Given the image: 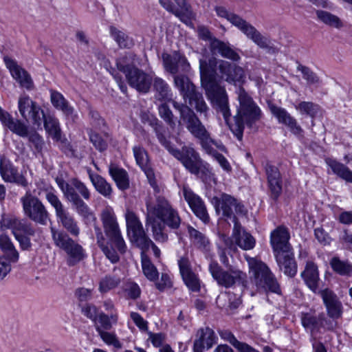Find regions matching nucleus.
Masks as SVG:
<instances>
[{
  "label": "nucleus",
  "instance_id": "obj_50",
  "mask_svg": "<svg viewBox=\"0 0 352 352\" xmlns=\"http://www.w3.org/2000/svg\"><path fill=\"white\" fill-rule=\"evenodd\" d=\"M121 282L120 277L112 275H106L101 278L99 283V291L101 293H107L118 287Z\"/></svg>",
  "mask_w": 352,
  "mask_h": 352
},
{
  "label": "nucleus",
  "instance_id": "obj_14",
  "mask_svg": "<svg viewBox=\"0 0 352 352\" xmlns=\"http://www.w3.org/2000/svg\"><path fill=\"white\" fill-rule=\"evenodd\" d=\"M18 109L21 117L28 122L38 126L41 125L45 116L44 111L29 96L23 94L19 96Z\"/></svg>",
  "mask_w": 352,
  "mask_h": 352
},
{
  "label": "nucleus",
  "instance_id": "obj_21",
  "mask_svg": "<svg viewBox=\"0 0 352 352\" xmlns=\"http://www.w3.org/2000/svg\"><path fill=\"white\" fill-rule=\"evenodd\" d=\"M217 337L214 331L208 327H202L197 330L193 343L194 352H204L216 344Z\"/></svg>",
  "mask_w": 352,
  "mask_h": 352
},
{
  "label": "nucleus",
  "instance_id": "obj_62",
  "mask_svg": "<svg viewBox=\"0 0 352 352\" xmlns=\"http://www.w3.org/2000/svg\"><path fill=\"white\" fill-rule=\"evenodd\" d=\"M45 199L54 208L56 214L65 209L58 196L52 190H49L46 192Z\"/></svg>",
  "mask_w": 352,
  "mask_h": 352
},
{
  "label": "nucleus",
  "instance_id": "obj_8",
  "mask_svg": "<svg viewBox=\"0 0 352 352\" xmlns=\"http://www.w3.org/2000/svg\"><path fill=\"white\" fill-rule=\"evenodd\" d=\"M175 86L179 89L183 98L191 106H194L197 112L206 113L209 109L204 100L202 94L199 92L189 78L185 75H176L174 77Z\"/></svg>",
  "mask_w": 352,
  "mask_h": 352
},
{
  "label": "nucleus",
  "instance_id": "obj_24",
  "mask_svg": "<svg viewBox=\"0 0 352 352\" xmlns=\"http://www.w3.org/2000/svg\"><path fill=\"white\" fill-rule=\"evenodd\" d=\"M270 109L271 113L278 120V122L287 126L293 134L298 135L302 133V129L298 124L296 120L285 109L276 105H271Z\"/></svg>",
  "mask_w": 352,
  "mask_h": 352
},
{
  "label": "nucleus",
  "instance_id": "obj_53",
  "mask_svg": "<svg viewBox=\"0 0 352 352\" xmlns=\"http://www.w3.org/2000/svg\"><path fill=\"white\" fill-rule=\"evenodd\" d=\"M133 155L137 164L141 168L149 163L146 151L141 146H135L133 148Z\"/></svg>",
  "mask_w": 352,
  "mask_h": 352
},
{
  "label": "nucleus",
  "instance_id": "obj_35",
  "mask_svg": "<svg viewBox=\"0 0 352 352\" xmlns=\"http://www.w3.org/2000/svg\"><path fill=\"white\" fill-rule=\"evenodd\" d=\"M64 251L67 255V263L69 266H74L86 257L85 250L75 241Z\"/></svg>",
  "mask_w": 352,
  "mask_h": 352
},
{
  "label": "nucleus",
  "instance_id": "obj_32",
  "mask_svg": "<svg viewBox=\"0 0 352 352\" xmlns=\"http://www.w3.org/2000/svg\"><path fill=\"white\" fill-rule=\"evenodd\" d=\"M325 319L323 313L316 316L314 313L307 312L301 313L300 320L303 327L310 331L311 333L318 331L319 329L323 326V322Z\"/></svg>",
  "mask_w": 352,
  "mask_h": 352
},
{
  "label": "nucleus",
  "instance_id": "obj_51",
  "mask_svg": "<svg viewBox=\"0 0 352 352\" xmlns=\"http://www.w3.org/2000/svg\"><path fill=\"white\" fill-rule=\"evenodd\" d=\"M295 108L300 114H306L311 118H315L320 111L319 105L311 102H300Z\"/></svg>",
  "mask_w": 352,
  "mask_h": 352
},
{
  "label": "nucleus",
  "instance_id": "obj_12",
  "mask_svg": "<svg viewBox=\"0 0 352 352\" xmlns=\"http://www.w3.org/2000/svg\"><path fill=\"white\" fill-rule=\"evenodd\" d=\"M101 220L104 233L110 243H113L120 254L126 252L127 247L122 236L115 212L112 208L104 209L101 213Z\"/></svg>",
  "mask_w": 352,
  "mask_h": 352
},
{
  "label": "nucleus",
  "instance_id": "obj_34",
  "mask_svg": "<svg viewBox=\"0 0 352 352\" xmlns=\"http://www.w3.org/2000/svg\"><path fill=\"white\" fill-rule=\"evenodd\" d=\"M97 244L104 254L106 257L112 263H116L119 261L120 257L118 252L111 246V243L107 242L103 236L101 229L98 226L95 227Z\"/></svg>",
  "mask_w": 352,
  "mask_h": 352
},
{
  "label": "nucleus",
  "instance_id": "obj_36",
  "mask_svg": "<svg viewBox=\"0 0 352 352\" xmlns=\"http://www.w3.org/2000/svg\"><path fill=\"white\" fill-rule=\"evenodd\" d=\"M215 67L219 68V60L214 57H211L207 60L206 58L199 59V70L201 74V82H203L206 77L210 80H216L214 73Z\"/></svg>",
  "mask_w": 352,
  "mask_h": 352
},
{
  "label": "nucleus",
  "instance_id": "obj_52",
  "mask_svg": "<svg viewBox=\"0 0 352 352\" xmlns=\"http://www.w3.org/2000/svg\"><path fill=\"white\" fill-rule=\"evenodd\" d=\"M88 134L90 142L97 150L102 152L107 148V141L100 134L94 131L93 129H90Z\"/></svg>",
  "mask_w": 352,
  "mask_h": 352
},
{
  "label": "nucleus",
  "instance_id": "obj_46",
  "mask_svg": "<svg viewBox=\"0 0 352 352\" xmlns=\"http://www.w3.org/2000/svg\"><path fill=\"white\" fill-rule=\"evenodd\" d=\"M118 321V316L116 314L111 313L109 316L104 313L100 314L95 320L96 329L98 328L100 331H108L112 327V324H116Z\"/></svg>",
  "mask_w": 352,
  "mask_h": 352
},
{
  "label": "nucleus",
  "instance_id": "obj_5",
  "mask_svg": "<svg viewBox=\"0 0 352 352\" xmlns=\"http://www.w3.org/2000/svg\"><path fill=\"white\" fill-rule=\"evenodd\" d=\"M214 10L218 16L226 19L259 48L266 50L267 52L275 51L274 47L271 45L270 39L262 34L253 25L241 16L228 11L223 6H217Z\"/></svg>",
  "mask_w": 352,
  "mask_h": 352
},
{
  "label": "nucleus",
  "instance_id": "obj_48",
  "mask_svg": "<svg viewBox=\"0 0 352 352\" xmlns=\"http://www.w3.org/2000/svg\"><path fill=\"white\" fill-rule=\"evenodd\" d=\"M142 267L144 276L151 281L158 278L159 273L155 266L151 262L146 254H141Z\"/></svg>",
  "mask_w": 352,
  "mask_h": 352
},
{
  "label": "nucleus",
  "instance_id": "obj_33",
  "mask_svg": "<svg viewBox=\"0 0 352 352\" xmlns=\"http://www.w3.org/2000/svg\"><path fill=\"white\" fill-rule=\"evenodd\" d=\"M58 223H60L62 226L72 236H78L80 234V228L78 222L71 214L67 210L64 209L61 212L56 214Z\"/></svg>",
  "mask_w": 352,
  "mask_h": 352
},
{
  "label": "nucleus",
  "instance_id": "obj_6",
  "mask_svg": "<svg viewBox=\"0 0 352 352\" xmlns=\"http://www.w3.org/2000/svg\"><path fill=\"white\" fill-rule=\"evenodd\" d=\"M136 55L128 53L117 60L118 69L125 75L128 84L142 93L148 92L152 83L151 77L133 65Z\"/></svg>",
  "mask_w": 352,
  "mask_h": 352
},
{
  "label": "nucleus",
  "instance_id": "obj_19",
  "mask_svg": "<svg viewBox=\"0 0 352 352\" xmlns=\"http://www.w3.org/2000/svg\"><path fill=\"white\" fill-rule=\"evenodd\" d=\"M289 239L290 234L285 226H280L274 229L270 234V240L274 254L292 250Z\"/></svg>",
  "mask_w": 352,
  "mask_h": 352
},
{
  "label": "nucleus",
  "instance_id": "obj_25",
  "mask_svg": "<svg viewBox=\"0 0 352 352\" xmlns=\"http://www.w3.org/2000/svg\"><path fill=\"white\" fill-rule=\"evenodd\" d=\"M50 100L55 109L62 111L65 118L74 122L78 118V114L74 107L62 94L57 91H50Z\"/></svg>",
  "mask_w": 352,
  "mask_h": 352
},
{
  "label": "nucleus",
  "instance_id": "obj_30",
  "mask_svg": "<svg viewBox=\"0 0 352 352\" xmlns=\"http://www.w3.org/2000/svg\"><path fill=\"white\" fill-rule=\"evenodd\" d=\"M301 276L307 286L315 294H320L319 273L317 266L311 261L307 263Z\"/></svg>",
  "mask_w": 352,
  "mask_h": 352
},
{
  "label": "nucleus",
  "instance_id": "obj_64",
  "mask_svg": "<svg viewBox=\"0 0 352 352\" xmlns=\"http://www.w3.org/2000/svg\"><path fill=\"white\" fill-rule=\"evenodd\" d=\"M90 123L96 129H100L104 125V120L100 117L98 111L90 109L89 112Z\"/></svg>",
  "mask_w": 352,
  "mask_h": 352
},
{
  "label": "nucleus",
  "instance_id": "obj_54",
  "mask_svg": "<svg viewBox=\"0 0 352 352\" xmlns=\"http://www.w3.org/2000/svg\"><path fill=\"white\" fill-rule=\"evenodd\" d=\"M183 280L189 289L192 292H198L200 289L199 280L197 275L192 271L182 276Z\"/></svg>",
  "mask_w": 352,
  "mask_h": 352
},
{
  "label": "nucleus",
  "instance_id": "obj_44",
  "mask_svg": "<svg viewBox=\"0 0 352 352\" xmlns=\"http://www.w3.org/2000/svg\"><path fill=\"white\" fill-rule=\"evenodd\" d=\"M19 173L17 168L7 158L2 157L0 160V174L6 182H11L16 178Z\"/></svg>",
  "mask_w": 352,
  "mask_h": 352
},
{
  "label": "nucleus",
  "instance_id": "obj_16",
  "mask_svg": "<svg viewBox=\"0 0 352 352\" xmlns=\"http://www.w3.org/2000/svg\"><path fill=\"white\" fill-rule=\"evenodd\" d=\"M218 72L221 79L230 84L243 83L245 78L244 69L227 60H219Z\"/></svg>",
  "mask_w": 352,
  "mask_h": 352
},
{
  "label": "nucleus",
  "instance_id": "obj_38",
  "mask_svg": "<svg viewBox=\"0 0 352 352\" xmlns=\"http://www.w3.org/2000/svg\"><path fill=\"white\" fill-rule=\"evenodd\" d=\"M325 162L335 175L346 182L352 183V170L349 167L331 158L326 159Z\"/></svg>",
  "mask_w": 352,
  "mask_h": 352
},
{
  "label": "nucleus",
  "instance_id": "obj_28",
  "mask_svg": "<svg viewBox=\"0 0 352 352\" xmlns=\"http://www.w3.org/2000/svg\"><path fill=\"white\" fill-rule=\"evenodd\" d=\"M212 53L221 55L223 58L230 59L234 62L241 60L239 54L231 47L229 43H225L219 39H213L210 44Z\"/></svg>",
  "mask_w": 352,
  "mask_h": 352
},
{
  "label": "nucleus",
  "instance_id": "obj_55",
  "mask_svg": "<svg viewBox=\"0 0 352 352\" xmlns=\"http://www.w3.org/2000/svg\"><path fill=\"white\" fill-rule=\"evenodd\" d=\"M158 110L160 117L170 125V127L174 128L175 126L174 116L169 107L166 103H163L159 106Z\"/></svg>",
  "mask_w": 352,
  "mask_h": 352
},
{
  "label": "nucleus",
  "instance_id": "obj_61",
  "mask_svg": "<svg viewBox=\"0 0 352 352\" xmlns=\"http://www.w3.org/2000/svg\"><path fill=\"white\" fill-rule=\"evenodd\" d=\"M98 333L100 336L101 339L109 345H113L116 348L121 347L120 342L117 339L116 336L114 333L108 332L107 331H100L98 328Z\"/></svg>",
  "mask_w": 352,
  "mask_h": 352
},
{
  "label": "nucleus",
  "instance_id": "obj_17",
  "mask_svg": "<svg viewBox=\"0 0 352 352\" xmlns=\"http://www.w3.org/2000/svg\"><path fill=\"white\" fill-rule=\"evenodd\" d=\"M3 61L12 77L19 84L20 87L28 90L33 89L34 82L31 76L15 60L9 56H5Z\"/></svg>",
  "mask_w": 352,
  "mask_h": 352
},
{
  "label": "nucleus",
  "instance_id": "obj_15",
  "mask_svg": "<svg viewBox=\"0 0 352 352\" xmlns=\"http://www.w3.org/2000/svg\"><path fill=\"white\" fill-rule=\"evenodd\" d=\"M215 207L217 212L221 210L223 217L233 218L234 222V219L237 220L234 215V210L236 214L239 215H245L247 212L245 206L240 201L234 197L225 193L216 199Z\"/></svg>",
  "mask_w": 352,
  "mask_h": 352
},
{
  "label": "nucleus",
  "instance_id": "obj_29",
  "mask_svg": "<svg viewBox=\"0 0 352 352\" xmlns=\"http://www.w3.org/2000/svg\"><path fill=\"white\" fill-rule=\"evenodd\" d=\"M87 173L95 190L104 197L110 199L113 194L111 184L101 175L94 173L90 168H87Z\"/></svg>",
  "mask_w": 352,
  "mask_h": 352
},
{
  "label": "nucleus",
  "instance_id": "obj_22",
  "mask_svg": "<svg viewBox=\"0 0 352 352\" xmlns=\"http://www.w3.org/2000/svg\"><path fill=\"white\" fill-rule=\"evenodd\" d=\"M326 307L328 316L333 319H338L342 314V305L337 295L331 289H321L319 294Z\"/></svg>",
  "mask_w": 352,
  "mask_h": 352
},
{
  "label": "nucleus",
  "instance_id": "obj_49",
  "mask_svg": "<svg viewBox=\"0 0 352 352\" xmlns=\"http://www.w3.org/2000/svg\"><path fill=\"white\" fill-rule=\"evenodd\" d=\"M330 265L336 273L342 276H351L352 274V265L348 261H341L338 257L331 258Z\"/></svg>",
  "mask_w": 352,
  "mask_h": 352
},
{
  "label": "nucleus",
  "instance_id": "obj_43",
  "mask_svg": "<svg viewBox=\"0 0 352 352\" xmlns=\"http://www.w3.org/2000/svg\"><path fill=\"white\" fill-rule=\"evenodd\" d=\"M0 248L12 263H16L19 260V252L15 249L10 239L6 234L0 235Z\"/></svg>",
  "mask_w": 352,
  "mask_h": 352
},
{
  "label": "nucleus",
  "instance_id": "obj_60",
  "mask_svg": "<svg viewBox=\"0 0 352 352\" xmlns=\"http://www.w3.org/2000/svg\"><path fill=\"white\" fill-rule=\"evenodd\" d=\"M71 184L74 190H77L85 200H89L90 199L91 192L83 182L74 178L71 180Z\"/></svg>",
  "mask_w": 352,
  "mask_h": 352
},
{
  "label": "nucleus",
  "instance_id": "obj_11",
  "mask_svg": "<svg viewBox=\"0 0 352 352\" xmlns=\"http://www.w3.org/2000/svg\"><path fill=\"white\" fill-rule=\"evenodd\" d=\"M24 215L36 223L45 226L50 219V214L43 203L30 190L20 198Z\"/></svg>",
  "mask_w": 352,
  "mask_h": 352
},
{
  "label": "nucleus",
  "instance_id": "obj_7",
  "mask_svg": "<svg viewBox=\"0 0 352 352\" xmlns=\"http://www.w3.org/2000/svg\"><path fill=\"white\" fill-rule=\"evenodd\" d=\"M201 86L205 90V94L208 100L210 102L212 107L217 112H220L227 124L231 116L229 98L225 87L221 86L216 80H210L209 78L206 77Z\"/></svg>",
  "mask_w": 352,
  "mask_h": 352
},
{
  "label": "nucleus",
  "instance_id": "obj_13",
  "mask_svg": "<svg viewBox=\"0 0 352 352\" xmlns=\"http://www.w3.org/2000/svg\"><path fill=\"white\" fill-rule=\"evenodd\" d=\"M125 219L127 234L131 242L139 248H146L148 244L151 243V240L146 235L138 216L133 211L127 210Z\"/></svg>",
  "mask_w": 352,
  "mask_h": 352
},
{
  "label": "nucleus",
  "instance_id": "obj_3",
  "mask_svg": "<svg viewBox=\"0 0 352 352\" xmlns=\"http://www.w3.org/2000/svg\"><path fill=\"white\" fill-rule=\"evenodd\" d=\"M150 124L153 126L162 145L179 160L190 173L195 175H199L200 173L208 175L211 173L210 164L201 159L199 153L192 146H184L181 149L175 148L162 133V126L157 119L151 121Z\"/></svg>",
  "mask_w": 352,
  "mask_h": 352
},
{
  "label": "nucleus",
  "instance_id": "obj_31",
  "mask_svg": "<svg viewBox=\"0 0 352 352\" xmlns=\"http://www.w3.org/2000/svg\"><path fill=\"white\" fill-rule=\"evenodd\" d=\"M108 171L119 190H125L129 188V177L125 169L116 164L111 163L108 166Z\"/></svg>",
  "mask_w": 352,
  "mask_h": 352
},
{
  "label": "nucleus",
  "instance_id": "obj_45",
  "mask_svg": "<svg viewBox=\"0 0 352 352\" xmlns=\"http://www.w3.org/2000/svg\"><path fill=\"white\" fill-rule=\"evenodd\" d=\"M110 34L120 48H131L134 45L132 38L113 26L110 27Z\"/></svg>",
  "mask_w": 352,
  "mask_h": 352
},
{
  "label": "nucleus",
  "instance_id": "obj_27",
  "mask_svg": "<svg viewBox=\"0 0 352 352\" xmlns=\"http://www.w3.org/2000/svg\"><path fill=\"white\" fill-rule=\"evenodd\" d=\"M232 238L234 240L235 243L244 250H252L255 246L254 238L250 233L243 230L236 219H234Z\"/></svg>",
  "mask_w": 352,
  "mask_h": 352
},
{
  "label": "nucleus",
  "instance_id": "obj_63",
  "mask_svg": "<svg viewBox=\"0 0 352 352\" xmlns=\"http://www.w3.org/2000/svg\"><path fill=\"white\" fill-rule=\"evenodd\" d=\"M173 14L178 17L185 24L189 25L191 23L192 13L187 5L179 8H177Z\"/></svg>",
  "mask_w": 352,
  "mask_h": 352
},
{
  "label": "nucleus",
  "instance_id": "obj_59",
  "mask_svg": "<svg viewBox=\"0 0 352 352\" xmlns=\"http://www.w3.org/2000/svg\"><path fill=\"white\" fill-rule=\"evenodd\" d=\"M28 140L31 143L32 146L34 148V152L41 153L43 151V148L45 146V142L42 136H41L38 133L33 132L31 133H28Z\"/></svg>",
  "mask_w": 352,
  "mask_h": 352
},
{
  "label": "nucleus",
  "instance_id": "obj_42",
  "mask_svg": "<svg viewBox=\"0 0 352 352\" xmlns=\"http://www.w3.org/2000/svg\"><path fill=\"white\" fill-rule=\"evenodd\" d=\"M153 88L156 91V98L159 100H171V89L168 83L161 78L155 77L153 79Z\"/></svg>",
  "mask_w": 352,
  "mask_h": 352
},
{
  "label": "nucleus",
  "instance_id": "obj_47",
  "mask_svg": "<svg viewBox=\"0 0 352 352\" xmlns=\"http://www.w3.org/2000/svg\"><path fill=\"white\" fill-rule=\"evenodd\" d=\"M147 223L151 225L153 236L159 243H165L168 240V234L165 232V227L161 222H157L155 219L148 216Z\"/></svg>",
  "mask_w": 352,
  "mask_h": 352
},
{
  "label": "nucleus",
  "instance_id": "obj_56",
  "mask_svg": "<svg viewBox=\"0 0 352 352\" xmlns=\"http://www.w3.org/2000/svg\"><path fill=\"white\" fill-rule=\"evenodd\" d=\"M318 18L323 23L332 25L334 27H338L340 25V19L335 15L331 14L329 12L323 10H318L316 12Z\"/></svg>",
  "mask_w": 352,
  "mask_h": 352
},
{
  "label": "nucleus",
  "instance_id": "obj_9",
  "mask_svg": "<svg viewBox=\"0 0 352 352\" xmlns=\"http://www.w3.org/2000/svg\"><path fill=\"white\" fill-rule=\"evenodd\" d=\"M56 184L63 192L65 197L72 203L77 214L82 217L86 224H91L96 221L94 213L88 205L80 198L74 190L72 184H69L62 178H56Z\"/></svg>",
  "mask_w": 352,
  "mask_h": 352
},
{
  "label": "nucleus",
  "instance_id": "obj_1",
  "mask_svg": "<svg viewBox=\"0 0 352 352\" xmlns=\"http://www.w3.org/2000/svg\"><path fill=\"white\" fill-rule=\"evenodd\" d=\"M252 287L248 285L247 274L239 268L230 265L223 268L217 261L209 264V272L217 285L226 289L241 286L252 296L256 292L280 294V287L270 269L262 261L252 258L248 261Z\"/></svg>",
  "mask_w": 352,
  "mask_h": 352
},
{
  "label": "nucleus",
  "instance_id": "obj_20",
  "mask_svg": "<svg viewBox=\"0 0 352 352\" xmlns=\"http://www.w3.org/2000/svg\"><path fill=\"white\" fill-rule=\"evenodd\" d=\"M270 195L277 199L282 192L283 181L278 168L267 162L263 164Z\"/></svg>",
  "mask_w": 352,
  "mask_h": 352
},
{
  "label": "nucleus",
  "instance_id": "obj_26",
  "mask_svg": "<svg viewBox=\"0 0 352 352\" xmlns=\"http://www.w3.org/2000/svg\"><path fill=\"white\" fill-rule=\"evenodd\" d=\"M274 257L280 270L290 277H293L297 272V265L294 259L293 249L287 252L274 254Z\"/></svg>",
  "mask_w": 352,
  "mask_h": 352
},
{
  "label": "nucleus",
  "instance_id": "obj_37",
  "mask_svg": "<svg viewBox=\"0 0 352 352\" xmlns=\"http://www.w3.org/2000/svg\"><path fill=\"white\" fill-rule=\"evenodd\" d=\"M187 230L190 240L195 247L202 251H207L209 250L210 243L209 239L204 233L199 232L190 225H188Z\"/></svg>",
  "mask_w": 352,
  "mask_h": 352
},
{
  "label": "nucleus",
  "instance_id": "obj_23",
  "mask_svg": "<svg viewBox=\"0 0 352 352\" xmlns=\"http://www.w3.org/2000/svg\"><path fill=\"white\" fill-rule=\"evenodd\" d=\"M163 65L168 72L176 74L178 72H186L190 69V64L185 56L175 53L173 55L162 54Z\"/></svg>",
  "mask_w": 352,
  "mask_h": 352
},
{
  "label": "nucleus",
  "instance_id": "obj_40",
  "mask_svg": "<svg viewBox=\"0 0 352 352\" xmlns=\"http://www.w3.org/2000/svg\"><path fill=\"white\" fill-rule=\"evenodd\" d=\"M10 227L12 233L16 237V235H29L33 236L35 230L32 225L23 219H12L10 221Z\"/></svg>",
  "mask_w": 352,
  "mask_h": 352
},
{
  "label": "nucleus",
  "instance_id": "obj_10",
  "mask_svg": "<svg viewBox=\"0 0 352 352\" xmlns=\"http://www.w3.org/2000/svg\"><path fill=\"white\" fill-rule=\"evenodd\" d=\"M147 211L148 216L160 219L171 229L176 230L181 224V218L177 210L164 197H157L153 206L147 205Z\"/></svg>",
  "mask_w": 352,
  "mask_h": 352
},
{
  "label": "nucleus",
  "instance_id": "obj_18",
  "mask_svg": "<svg viewBox=\"0 0 352 352\" xmlns=\"http://www.w3.org/2000/svg\"><path fill=\"white\" fill-rule=\"evenodd\" d=\"M182 192L184 199L193 213L204 223L208 222L209 215L203 199L188 186L183 187Z\"/></svg>",
  "mask_w": 352,
  "mask_h": 352
},
{
  "label": "nucleus",
  "instance_id": "obj_39",
  "mask_svg": "<svg viewBox=\"0 0 352 352\" xmlns=\"http://www.w3.org/2000/svg\"><path fill=\"white\" fill-rule=\"evenodd\" d=\"M47 133L55 141L61 140V129L58 120L54 116L48 115L44 116L43 121Z\"/></svg>",
  "mask_w": 352,
  "mask_h": 352
},
{
  "label": "nucleus",
  "instance_id": "obj_41",
  "mask_svg": "<svg viewBox=\"0 0 352 352\" xmlns=\"http://www.w3.org/2000/svg\"><path fill=\"white\" fill-rule=\"evenodd\" d=\"M50 232L54 245L63 250H65L74 241L67 232L56 229L55 227L51 226Z\"/></svg>",
  "mask_w": 352,
  "mask_h": 352
},
{
  "label": "nucleus",
  "instance_id": "obj_57",
  "mask_svg": "<svg viewBox=\"0 0 352 352\" xmlns=\"http://www.w3.org/2000/svg\"><path fill=\"white\" fill-rule=\"evenodd\" d=\"M297 70L302 73V78L307 81V84L315 85L319 82V78L309 67L299 65L297 67Z\"/></svg>",
  "mask_w": 352,
  "mask_h": 352
},
{
  "label": "nucleus",
  "instance_id": "obj_4",
  "mask_svg": "<svg viewBox=\"0 0 352 352\" xmlns=\"http://www.w3.org/2000/svg\"><path fill=\"white\" fill-rule=\"evenodd\" d=\"M236 94L239 108L234 118V123L228 124L233 134L241 140L243 138L245 124L252 126L254 123L261 119L262 113L259 107L243 87L239 86L236 90Z\"/></svg>",
  "mask_w": 352,
  "mask_h": 352
},
{
  "label": "nucleus",
  "instance_id": "obj_2",
  "mask_svg": "<svg viewBox=\"0 0 352 352\" xmlns=\"http://www.w3.org/2000/svg\"><path fill=\"white\" fill-rule=\"evenodd\" d=\"M173 107L179 112L180 123H183L190 134L199 142L202 151L216 160L221 168L227 173L232 170L228 160L219 151L227 153L226 147L220 141L211 138L195 112L187 105L172 101Z\"/></svg>",
  "mask_w": 352,
  "mask_h": 352
},
{
  "label": "nucleus",
  "instance_id": "obj_58",
  "mask_svg": "<svg viewBox=\"0 0 352 352\" xmlns=\"http://www.w3.org/2000/svg\"><path fill=\"white\" fill-rule=\"evenodd\" d=\"M124 292L128 298L137 299L140 296L141 289L139 285L134 282H127L124 285Z\"/></svg>",
  "mask_w": 352,
  "mask_h": 352
}]
</instances>
